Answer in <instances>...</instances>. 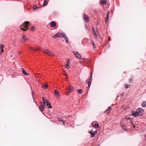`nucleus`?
I'll use <instances>...</instances> for the list:
<instances>
[{
  "label": "nucleus",
  "mask_w": 146,
  "mask_h": 146,
  "mask_svg": "<svg viewBox=\"0 0 146 146\" xmlns=\"http://www.w3.org/2000/svg\"><path fill=\"white\" fill-rule=\"evenodd\" d=\"M124 95V93H122L121 94V95L122 96H123Z\"/></svg>",
  "instance_id": "a19ab883"
},
{
  "label": "nucleus",
  "mask_w": 146,
  "mask_h": 146,
  "mask_svg": "<svg viewBox=\"0 0 146 146\" xmlns=\"http://www.w3.org/2000/svg\"><path fill=\"white\" fill-rule=\"evenodd\" d=\"M57 119L58 121H62L63 122V124H65V121L63 120V119H62V118H60V117H58L57 118Z\"/></svg>",
  "instance_id": "a878e982"
},
{
  "label": "nucleus",
  "mask_w": 146,
  "mask_h": 146,
  "mask_svg": "<svg viewBox=\"0 0 146 146\" xmlns=\"http://www.w3.org/2000/svg\"><path fill=\"white\" fill-rule=\"evenodd\" d=\"M40 49V48L39 47H36L35 48H34V50H38Z\"/></svg>",
  "instance_id": "2f4dec72"
},
{
  "label": "nucleus",
  "mask_w": 146,
  "mask_h": 146,
  "mask_svg": "<svg viewBox=\"0 0 146 146\" xmlns=\"http://www.w3.org/2000/svg\"><path fill=\"white\" fill-rule=\"evenodd\" d=\"M77 91L79 94L82 93L83 92V91L82 89H78L77 90Z\"/></svg>",
  "instance_id": "393cba45"
},
{
  "label": "nucleus",
  "mask_w": 146,
  "mask_h": 146,
  "mask_svg": "<svg viewBox=\"0 0 146 146\" xmlns=\"http://www.w3.org/2000/svg\"><path fill=\"white\" fill-rule=\"evenodd\" d=\"M89 133H90L91 134L92 133H93L92 132V130H91Z\"/></svg>",
  "instance_id": "ea45409f"
},
{
  "label": "nucleus",
  "mask_w": 146,
  "mask_h": 146,
  "mask_svg": "<svg viewBox=\"0 0 146 146\" xmlns=\"http://www.w3.org/2000/svg\"><path fill=\"white\" fill-rule=\"evenodd\" d=\"M96 146H100V145L98 144Z\"/></svg>",
  "instance_id": "37998d69"
},
{
  "label": "nucleus",
  "mask_w": 146,
  "mask_h": 146,
  "mask_svg": "<svg viewBox=\"0 0 146 146\" xmlns=\"http://www.w3.org/2000/svg\"><path fill=\"white\" fill-rule=\"evenodd\" d=\"M65 75H67V74H65Z\"/></svg>",
  "instance_id": "a18cd8bd"
},
{
  "label": "nucleus",
  "mask_w": 146,
  "mask_h": 146,
  "mask_svg": "<svg viewBox=\"0 0 146 146\" xmlns=\"http://www.w3.org/2000/svg\"><path fill=\"white\" fill-rule=\"evenodd\" d=\"M101 2L102 4L104 5L106 4L107 1L106 0H101Z\"/></svg>",
  "instance_id": "4be33fe9"
},
{
  "label": "nucleus",
  "mask_w": 146,
  "mask_h": 146,
  "mask_svg": "<svg viewBox=\"0 0 146 146\" xmlns=\"http://www.w3.org/2000/svg\"><path fill=\"white\" fill-rule=\"evenodd\" d=\"M48 3L47 0H44V3H43V6H44L47 5Z\"/></svg>",
  "instance_id": "412c9836"
},
{
  "label": "nucleus",
  "mask_w": 146,
  "mask_h": 146,
  "mask_svg": "<svg viewBox=\"0 0 146 146\" xmlns=\"http://www.w3.org/2000/svg\"><path fill=\"white\" fill-rule=\"evenodd\" d=\"M133 125V127H135V125Z\"/></svg>",
  "instance_id": "c03bdc74"
},
{
  "label": "nucleus",
  "mask_w": 146,
  "mask_h": 146,
  "mask_svg": "<svg viewBox=\"0 0 146 146\" xmlns=\"http://www.w3.org/2000/svg\"><path fill=\"white\" fill-rule=\"evenodd\" d=\"M47 83H46V84H44L42 86V87L45 89H46L48 87V85H47Z\"/></svg>",
  "instance_id": "b1692460"
},
{
  "label": "nucleus",
  "mask_w": 146,
  "mask_h": 146,
  "mask_svg": "<svg viewBox=\"0 0 146 146\" xmlns=\"http://www.w3.org/2000/svg\"><path fill=\"white\" fill-rule=\"evenodd\" d=\"M21 69L22 70V72L23 74L25 75H28V74L23 69L21 68Z\"/></svg>",
  "instance_id": "5701e85b"
},
{
  "label": "nucleus",
  "mask_w": 146,
  "mask_h": 146,
  "mask_svg": "<svg viewBox=\"0 0 146 146\" xmlns=\"http://www.w3.org/2000/svg\"><path fill=\"white\" fill-rule=\"evenodd\" d=\"M73 53L76 57L78 58H81V56L80 54L78 53V52L74 51L73 52Z\"/></svg>",
  "instance_id": "0eeeda50"
},
{
  "label": "nucleus",
  "mask_w": 146,
  "mask_h": 146,
  "mask_svg": "<svg viewBox=\"0 0 146 146\" xmlns=\"http://www.w3.org/2000/svg\"><path fill=\"white\" fill-rule=\"evenodd\" d=\"M61 34L59 32L57 33L56 34L53 36V38H56L57 37H60Z\"/></svg>",
  "instance_id": "4468645a"
},
{
  "label": "nucleus",
  "mask_w": 146,
  "mask_h": 146,
  "mask_svg": "<svg viewBox=\"0 0 146 146\" xmlns=\"http://www.w3.org/2000/svg\"><path fill=\"white\" fill-rule=\"evenodd\" d=\"M94 35V37L95 38H97V36L96 34Z\"/></svg>",
  "instance_id": "58836bf2"
},
{
  "label": "nucleus",
  "mask_w": 146,
  "mask_h": 146,
  "mask_svg": "<svg viewBox=\"0 0 146 146\" xmlns=\"http://www.w3.org/2000/svg\"><path fill=\"white\" fill-rule=\"evenodd\" d=\"M0 54H1V53H0Z\"/></svg>",
  "instance_id": "49530a36"
},
{
  "label": "nucleus",
  "mask_w": 146,
  "mask_h": 146,
  "mask_svg": "<svg viewBox=\"0 0 146 146\" xmlns=\"http://www.w3.org/2000/svg\"><path fill=\"white\" fill-rule=\"evenodd\" d=\"M97 131H94V132L91 134L92 136H91V137H93L97 133Z\"/></svg>",
  "instance_id": "aec40b11"
},
{
  "label": "nucleus",
  "mask_w": 146,
  "mask_h": 146,
  "mask_svg": "<svg viewBox=\"0 0 146 146\" xmlns=\"http://www.w3.org/2000/svg\"><path fill=\"white\" fill-rule=\"evenodd\" d=\"M33 7L34 9H38V8L35 5L33 6Z\"/></svg>",
  "instance_id": "473e14b6"
},
{
  "label": "nucleus",
  "mask_w": 146,
  "mask_h": 146,
  "mask_svg": "<svg viewBox=\"0 0 146 146\" xmlns=\"http://www.w3.org/2000/svg\"><path fill=\"white\" fill-rule=\"evenodd\" d=\"M29 49H30L32 51H34V48L31 47H29Z\"/></svg>",
  "instance_id": "7c9ffc66"
},
{
  "label": "nucleus",
  "mask_w": 146,
  "mask_h": 146,
  "mask_svg": "<svg viewBox=\"0 0 146 146\" xmlns=\"http://www.w3.org/2000/svg\"><path fill=\"white\" fill-rule=\"evenodd\" d=\"M141 106L143 107H145L146 106V102L144 101L141 104Z\"/></svg>",
  "instance_id": "6ab92c4d"
},
{
  "label": "nucleus",
  "mask_w": 146,
  "mask_h": 146,
  "mask_svg": "<svg viewBox=\"0 0 146 146\" xmlns=\"http://www.w3.org/2000/svg\"><path fill=\"white\" fill-rule=\"evenodd\" d=\"M56 23L54 21H52L50 23V25L52 27H55L56 26Z\"/></svg>",
  "instance_id": "9d476101"
},
{
  "label": "nucleus",
  "mask_w": 146,
  "mask_h": 146,
  "mask_svg": "<svg viewBox=\"0 0 146 146\" xmlns=\"http://www.w3.org/2000/svg\"><path fill=\"white\" fill-rule=\"evenodd\" d=\"M67 64L65 66V67L68 69H69L70 68V67L69 66V64L70 63V61L69 59H68L67 60Z\"/></svg>",
  "instance_id": "9b49d317"
},
{
  "label": "nucleus",
  "mask_w": 146,
  "mask_h": 146,
  "mask_svg": "<svg viewBox=\"0 0 146 146\" xmlns=\"http://www.w3.org/2000/svg\"><path fill=\"white\" fill-rule=\"evenodd\" d=\"M65 40L66 42L67 43L68 42V38L67 37H65Z\"/></svg>",
  "instance_id": "c756f323"
},
{
  "label": "nucleus",
  "mask_w": 146,
  "mask_h": 146,
  "mask_svg": "<svg viewBox=\"0 0 146 146\" xmlns=\"http://www.w3.org/2000/svg\"><path fill=\"white\" fill-rule=\"evenodd\" d=\"M92 32H93L94 35L96 34V33L95 32V30L93 28L92 29Z\"/></svg>",
  "instance_id": "c85d7f7f"
},
{
  "label": "nucleus",
  "mask_w": 146,
  "mask_h": 146,
  "mask_svg": "<svg viewBox=\"0 0 146 146\" xmlns=\"http://www.w3.org/2000/svg\"><path fill=\"white\" fill-rule=\"evenodd\" d=\"M112 110V107L110 106L108 109L106 110L105 111V113H109L110 112V111Z\"/></svg>",
  "instance_id": "f8f14e48"
},
{
  "label": "nucleus",
  "mask_w": 146,
  "mask_h": 146,
  "mask_svg": "<svg viewBox=\"0 0 146 146\" xmlns=\"http://www.w3.org/2000/svg\"><path fill=\"white\" fill-rule=\"evenodd\" d=\"M74 88L73 87L69 86L68 89V90L69 92H67V95H69L70 92H72L74 90Z\"/></svg>",
  "instance_id": "39448f33"
},
{
  "label": "nucleus",
  "mask_w": 146,
  "mask_h": 146,
  "mask_svg": "<svg viewBox=\"0 0 146 146\" xmlns=\"http://www.w3.org/2000/svg\"><path fill=\"white\" fill-rule=\"evenodd\" d=\"M91 44L92 45L94 48L95 49H96V46L94 43V41L93 40H92L91 41Z\"/></svg>",
  "instance_id": "a211bd4d"
},
{
  "label": "nucleus",
  "mask_w": 146,
  "mask_h": 146,
  "mask_svg": "<svg viewBox=\"0 0 146 146\" xmlns=\"http://www.w3.org/2000/svg\"><path fill=\"white\" fill-rule=\"evenodd\" d=\"M4 47V46L3 45H2V44L0 45V49H1L3 48Z\"/></svg>",
  "instance_id": "f704fd0d"
},
{
  "label": "nucleus",
  "mask_w": 146,
  "mask_h": 146,
  "mask_svg": "<svg viewBox=\"0 0 146 146\" xmlns=\"http://www.w3.org/2000/svg\"><path fill=\"white\" fill-rule=\"evenodd\" d=\"M22 40L21 41L22 42H26L27 40H28V39L26 38L25 35H23L22 36Z\"/></svg>",
  "instance_id": "ddd939ff"
},
{
  "label": "nucleus",
  "mask_w": 146,
  "mask_h": 146,
  "mask_svg": "<svg viewBox=\"0 0 146 146\" xmlns=\"http://www.w3.org/2000/svg\"><path fill=\"white\" fill-rule=\"evenodd\" d=\"M130 84H126L125 85V87L126 88H129L130 87Z\"/></svg>",
  "instance_id": "cd10ccee"
},
{
  "label": "nucleus",
  "mask_w": 146,
  "mask_h": 146,
  "mask_svg": "<svg viewBox=\"0 0 146 146\" xmlns=\"http://www.w3.org/2000/svg\"><path fill=\"white\" fill-rule=\"evenodd\" d=\"M110 14V12L109 11H108V12L107 13V17L106 18H105V22H106L107 21H108V18L109 17V15Z\"/></svg>",
  "instance_id": "2eb2a0df"
},
{
  "label": "nucleus",
  "mask_w": 146,
  "mask_h": 146,
  "mask_svg": "<svg viewBox=\"0 0 146 146\" xmlns=\"http://www.w3.org/2000/svg\"><path fill=\"white\" fill-rule=\"evenodd\" d=\"M45 106V104H41L40 106L39 107V109L41 111H42L44 110Z\"/></svg>",
  "instance_id": "6e6552de"
},
{
  "label": "nucleus",
  "mask_w": 146,
  "mask_h": 146,
  "mask_svg": "<svg viewBox=\"0 0 146 146\" xmlns=\"http://www.w3.org/2000/svg\"><path fill=\"white\" fill-rule=\"evenodd\" d=\"M54 94L55 96H58L59 95V92L58 90H55L54 92Z\"/></svg>",
  "instance_id": "dca6fc26"
},
{
  "label": "nucleus",
  "mask_w": 146,
  "mask_h": 146,
  "mask_svg": "<svg viewBox=\"0 0 146 146\" xmlns=\"http://www.w3.org/2000/svg\"><path fill=\"white\" fill-rule=\"evenodd\" d=\"M129 83H131L132 82V79L130 78L129 79Z\"/></svg>",
  "instance_id": "e433bc0d"
},
{
  "label": "nucleus",
  "mask_w": 146,
  "mask_h": 146,
  "mask_svg": "<svg viewBox=\"0 0 146 146\" xmlns=\"http://www.w3.org/2000/svg\"><path fill=\"white\" fill-rule=\"evenodd\" d=\"M43 52L45 54H46L49 56H54V54L53 52L47 49H44L43 50Z\"/></svg>",
  "instance_id": "7ed1b4c3"
},
{
  "label": "nucleus",
  "mask_w": 146,
  "mask_h": 146,
  "mask_svg": "<svg viewBox=\"0 0 146 146\" xmlns=\"http://www.w3.org/2000/svg\"><path fill=\"white\" fill-rule=\"evenodd\" d=\"M29 22L28 21H25L21 26L20 29L23 30V31H26L28 28L29 26Z\"/></svg>",
  "instance_id": "f03ea898"
},
{
  "label": "nucleus",
  "mask_w": 146,
  "mask_h": 146,
  "mask_svg": "<svg viewBox=\"0 0 146 146\" xmlns=\"http://www.w3.org/2000/svg\"><path fill=\"white\" fill-rule=\"evenodd\" d=\"M61 36L60 37H62L64 38L65 39V37H67L66 35H65V34L64 33H62L61 34Z\"/></svg>",
  "instance_id": "bb28decb"
},
{
  "label": "nucleus",
  "mask_w": 146,
  "mask_h": 146,
  "mask_svg": "<svg viewBox=\"0 0 146 146\" xmlns=\"http://www.w3.org/2000/svg\"><path fill=\"white\" fill-rule=\"evenodd\" d=\"M143 112L144 110L141 108H139L137 110L136 112H135L134 111H132V115L133 116H135V117H139L142 115L143 113Z\"/></svg>",
  "instance_id": "f257e3e1"
},
{
  "label": "nucleus",
  "mask_w": 146,
  "mask_h": 146,
  "mask_svg": "<svg viewBox=\"0 0 146 146\" xmlns=\"http://www.w3.org/2000/svg\"><path fill=\"white\" fill-rule=\"evenodd\" d=\"M35 29V27H31L30 28V29L31 30V31H33Z\"/></svg>",
  "instance_id": "72a5a7b5"
},
{
  "label": "nucleus",
  "mask_w": 146,
  "mask_h": 146,
  "mask_svg": "<svg viewBox=\"0 0 146 146\" xmlns=\"http://www.w3.org/2000/svg\"><path fill=\"white\" fill-rule=\"evenodd\" d=\"M83 15L84 19L85 20V21L86 22H88L89 21V17L85 14H83Z\"/></svg>",
  "instance_id": "423d86ee"
},
{
  "label": "nucleus",
  "mask_w": 146,
  "mask_h": 146,
  "mask_svg": "<svg viewBox=\"0 0 146 146\" xmlns=\"http://www.w3.org/2000/svg\"><path fill=\"white\" fill-rule=\"evenodd\" d=\"M92 72L91 73V76L90 78H88L86 80V82H88V86L89 88H90L91 86V82L92 79Z\"/></svg>",
  "instance_id": "20e7f679"
},
{
  "label": "nucleus",
  "mask_w": 146,
  "mask_h": 146,
  "mask_svg": "<svg viewBox=\"0 0 146 146\" xmlns=\"http://www.w3.org/2000/svg\"><path fill=\"white\" fill-rule=\"evenodd\" d=\"M1 52H0V53H1V54H2V52H3V48L1 49Z\"/></svg>",
  "instance_id": "4c0bfd02"
},
{
  "label": "nucleus",
  "mask_w": 146,
  "mask_h": 146,
  "mask_svg": "<svg viewBox=\"0 0 146 146\" xmlns=\"http://www.w3.org/2000/svg\"><path fill=\"white\" fill-rule=\"evenodd\" d=\"M145 139L146 140V134L145 135Z\"/></svg>",
  "instance_id": "79ce46f5"
},
{
  "label": "nucleus",
  "mask_w": 146,
  "mask_h": 146,
  "mask_svg": "<svg viewBox=\"0 0 146 146\" xmlns=\"http://www.w3.org/2000/svg\"><path fill=\"white\" fill-rule=\"evenodd\" d=\"M42 100H43V104H46V100H45L44 98L43 97L42 98Z\"/></svg>",
  "instance_id": "c9c22d12"
},
{
  "label": "nucleus",
  "mask_w": 146,
  "mask_h": 146,
  "mask_svg": "<svg viewBox=\"0 0 146 146\" xmlns=\"http://www.w3.org/2000/svg\"><path fill=\"white\" fill-rule=\"evenodd\" d=\"M92 124L93 125V126H94L96 128H98L99 127V125L98 123H94V122H93L92 123Z\"/></svg>",
  "instance_id": "f3484780"
},
{
  "label": "nucleus",
  "mask_w": 146,
  "mask_h": 146,
  "mask_svg": "<svg viewBox=\"0 0 146 146\" xmlns=\"http://www.w3.org/2000/svg\"><path fill=\"white\" fill-rule=\"evenodd\" d=\"M46 104H45V105L46 104V106H47L48 108H51L52 106L50 103L48 102V100H46Z\"/></svg>",
  "instance_id": "1a4fd4ad"
}]
</instances>
